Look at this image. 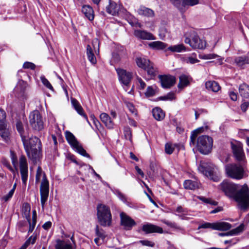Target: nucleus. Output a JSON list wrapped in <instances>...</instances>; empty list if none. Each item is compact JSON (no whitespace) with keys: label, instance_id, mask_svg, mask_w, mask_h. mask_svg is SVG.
<instances>
[{"label":"nucleus","instance_id":"1","mask_svg":"<svg viewBox=\"0 0 249 249\" xmlns=\"http://www.w3.org/2000/svg\"><path fill=\"white\" fill-rule=\"evenodd\" d=\"M218 189L229 198H233L238 203V208L246 211L249 208V189L244 185L240 188L238 184L228 180H224Z\"/></svg>","mask_w":249,"mask_h":249},{"label":"nucleus","instance_id":"2","mask_svg":"<svg viewBox=\"0 0 249 249\" xmlns=\"http://www.w3.org/2000/svg\"><path fill=\"white\" fill-rule=\"evenodd\" d=\"M204 131V127H200L193 131L190 136V145H195L200 153L203 154H209L213 147V139L212 137L207 135H201L196 139L198 134Z\"/></svg>","mask_w":249,"mask_h":249},{"label":"nucleus","instance_id":"3","mask_svg":"<svg viewBox=\"0 0 249 249\" xmlns=\"http://www.w3.org/2000/svg\"><path fill=\"white\" fill-rule=\"evenodd\" d=\"M22 142L28 157L33 160H36L41 148L40 140L36 137H32L29 139L25 138L22 140Z\"/></svg>","mask_w":249,"mask_h":249},{"label":"nucleus","instance_id":"4","mask_svg":"<svg viewBox=\"0 0 249 249\" xmlns=\"http://www.w3.org/2000/svg\"><path fill=\"white\" fill-rule=\"evenodd\" d=\"M97 218L99 224L103 227H110L112 224V218L110 207L104 204L97 206Z\"/></svg>","mask_w":249,"mask_h":249},{"label":"nucleus","instance_id":"5","mask_svg":"<svg viewBox=\"0 0 249 249\" xmlns=\"http://www.w3.org/2000/svg\"><path fill=\"white\" fill-rule=\"evenodd\" d=\"M198 170L210 179L217 182L220 179L218 168L212 163H204L198 167Z\"/></svg>","mask_w":249,"mask_h":249},{"label":"nucleus","instance_id":"6","mask_svg":"<svg viewBox=\"0 0 249 249\" xmlns=\"http://www.w3.org/2000/svg\"><path fill=\"white\" fill-rule=\"evenodd\" d=\"M184 36L185 43L189 44L194 49H203L206 47V42L200 39L197 33L194 31L186 33Z\"/></svg>","mask_w":249,"mask_h":249},{"label":"nucleus","instance_id":"7","mask_svg":"<svg viewBox=\"0 0 249 249\" xmlns=\"http://www.w3.org/2000/svg\"><path fill=\"white\" fill-rule=\"evenodd\" d=\"M226 173L231 178L240 179L244 178V170L241 164H231L227 166Z\"/></svg>","mask_w":249,"mask_h":249},{"label":"nucleus","instance_id":"8","mask_svg":"<svg viewBox=\"0 0 249 249\" xmlns=\"http://www.w3.org/2000/svg\"><path fill=\"white\" fill-rule=\"evenodd\" d=\"M29 122L33 129L40 131L44 128V122L42 117L37 110L31 112L29 115Z\"/></svg>","mask_w":249,"mask_h":249},{"label":"nucleus","instance_id":"9","mask_svg":"<svg viewBox=\"0 0 249 249\" xmlns=\"http://www.w3.org/2000/svg\"><path fill=\"white\" fill-rule=\"evenodd\" d=\"M6 117L5 111L0 109V136L5 142H8L10 140V132L6 124Z\"/></svg>","mask_w":249,"mask_h":249},{"label":"nucleus","instance_id":"10","mask_svg":"<svg viewBox=\"0 0 249 249\" xmlns=\"http://www.w3.org/2000/svg\"><path fill=\"white\" fill-rule=\"evenodd\" d=\"M49 192V181L45 174H44L40 186V193L41 196V204L42 207H44L45 204L48 199Z\"/></svg>","mask_w":249,"mask_h":249},{"label":"nucleus","instance_id":"11","mask_svg":"<svg viewBox=\"0 0 249 249\" xmlns=\"http://www.w3.org/2000/svg\"><path fill=\"white\" fill-rule=\"evenodd\" d=\"M116 71L120 82L125 86H128L132 78V73L121 68L116 69Z\"/></svg>","mask_w":249,"mask_h":249},{"label":"nucleus","instance_id":"12","mask_svg":"<svg viewBox=\"0 0 249 249\" xmlns=\"http://www.w3.org/2000/svg\"><path fill=\"white\" fill-rule=\"evenodd\" d=\"M161 87L164 89H169L174 86L176 82V77L170 75H159Z\"/></svg>","mask_w":249,"mask_h":249},{"label":"nucleus","instance_id":"13","mask_svg":"<svg viewBox=\"0 0 249 249\" xmlns=\"http://www.w3.org/2000/svg\"><path fill=\"white\" fill-rule=\"evenodd\" d=\"M120 218L121 224L124 227L125 230H130L136 224L133 219L123 212L120 213Z\"/></svg>","mask_w":249,"mask_h":249},{"label":"nucleus","instance_id":"14","mask_svg":"<svg viewBox=\"0 0 249 249\" xmlns=\"http://www.w3.org/2000/svg\"><path fill=\"white\" fill-rule=\"evenodd\" d=\"M71 240L72 242V243L70 242L69 240L65 241L62 240L60 239H58L56 240V244L55 245V249H73L72 244L74 245L75 241L74 239V235L73 234L71 237Z\"/></svg>","mask_w":249,"mask_h":249},{"label":"nucleus","instance_id":"15","mask_svg":"<svg viewBox=\"0 0 249 249\" xmlns=\"http://www.w3.org/2000/svg\"><path fill=\"white\" fill-rule=\"evenodd\" d=\"M231 148L235 159L241 163L244 162L245 159V155L242 147L240 145H235L232 143Z\"/></svg>","mask_w":249,"mask_h":249},{"label":"nucleus","instance_id":"16","mask_svg":"<svg viewBox=\"0 0 249 249\" xmlns=\"http://www.w3.org/2000/svg\"><path fill=\"white\" fill-rule=\"evenodd\" d=\"M142 231H144L145 234L155 232L162 233L163 232L162 228L150 223L143 225L142 227Z\"/></svg>","mask_w":249,"mask_h":249},{"label":"nucleus","instance_id":"17","mask_svg":"<svg viewBox=\"0 0 249 249\" xmlns=\"http://www.w3.org/2000/svg\"><path fill=\"white\" fill-rule=\"evenodd\" d=\"M134 35L136 37L141 39H155V37L151 33L144 30H136L134 31Z\"/></svg>","mask_w":249,"mask_h":249},{"label":"nucleus","instance_id":"18","mask_svg":"<svg viewBox=\"0 0 249 249\" xmlns=\"http://www.w3.org/2000/svg\"><path fill=\"white\" fill-rule=\"evenodd\" d=\"M16 126L18 132L20 134L21 140L27 138L28 135V129L27 128H24V125L20 120H17Z\"/></svg>","mask_w":249,"mask_h":249},{"label":"nucleus","instance_id":"19","mask_svg":"<svg viewBox=\"0 0 249 249\" xmlns=\"http://www.w3.org/2000/svg\"><path fill=\"white\" fill-rule=\"evenodd\" d=\"M71 102L72 106L77 111V112L81 116H83L85 120L89 123L88 116L84 112L83 107L80 105L77 100L74 98H71Z\"/></svg>","mask_w":249,"mask_h":249},{"label":"nucleus","instance_id":"20","mask_svg":"<svg viewBox=\"0 0 249 249\" xmlns=\"http://www.w3.org/2000/svg\"><path fill=\"white\" fill-rule=\"evenodd\" d=\"M244 228V225L243 224H242L235 229H232L227 232L219 233L218 235L220 236H224L237 235L243 231Z\"/></svg>","mask_w":249,"mask_h":249},{"label":"nucleus","instance_id":"21","mask_svg":"<svg viewBox=\"0 0 249 249\" xmlns=\"http://www.w3.org/2000/svg\"><path fill=\"white\" fill-rule=\"evenodd\" d=\"M82 12L89 20H93L94 18V12L91 6L88 5L83 6Z\"/></svg>","mask_w":249,"mask_h":249},{"label":"nucleus","instance_id":"22","mask_svg":"<svg viewBox=\"0 0 249 249\" xmlns=\"http://www.w3.org/2000/svg\"><path fill=\"white\" fill-rule=\"evenodd\" d=\"M120 9L119 5H117V3L111 0H109V5L107 6L106 10L107 12L112 15H116L118 13Z\"/></svg>","mask_w":249,"mask_h":249},{"label":"nucleus","instance_id":"23","mask_svg":"<svg viewBox=\"0 0 249 249\" xmlns=\"http://www.w3.org/2000/svg\"><path fill=\"white\" fill-rule=\"evenodd\" d=\"M138 13L140 15L149 18H153L155 16V13L153 10L144 6H141L138 9Z\"/></svg>","mask_w":249,"mask_h":249},{"label":"nucleus","instance_id":"24","mask_svg":"<svg viewBox=\"0 0 249 249\" xmlns=\"http://www.w3.org/2000/svg\"><path fill=\"white\" fill-rule=\"evenodd\" d=\"M100 118L102 122L108 128L111 129L113 127L114 123L107 114L102 113L101 114Z\"/></svg>","mask_w":249,"mask_h":249},{"label":"nucleus","instance_id":"25","mask_svg":"<svg viewBox=\"0 0 249 249\" xmlns=\"http://www.w3.org/2000/svg\"><path fill=\"white\" fill-rule=\"evenodd\" d=\"M234 62L238 67L244 69L246 64H249V57L246 55L238 56L235 58Z\"/></svg>","mask_w":249,"mask_h":249},{"label":"nucleus","instance_id":"26","mask_svg":"<svg viewBox=\"0 0 249 249\" xmlns=\"http://www.w3.org/2000/svg\"><path fill=\"white\" fill-rule=\"evenodd\" d=\"M214 230L217 231H225L231 229V225L226 222H214Z\"/></svg>","mask_w":249,"mask_h":249},{"label":"nucleus","instance_id":"27","mask_svg":"<svg viewBox=\"0 0 249 249\" xmlns=\"http://www.w3.org/2000/svg\"><path fill=\"white\" fill-rule=\"evenodd\" d=\"M239 92L243 98H249V86L245 83L240 85L239 87Z\"/></svg>","mask_w":249,"mask_h":249},{"label":"nucleus","instance_id":"28","mask_svg":"<svg viewBox=\"0 0 249 249\" xmlns=\"http://www.w3.org/2000/svg\"><path fill=\"white\" fill-rule=\"evenodd\" d=\"M205 87L208 90L213 92H217L220 89V87L218 83L214 81L206 82Z\"/></svg>","mask_w":249,"mask_h":249},{"label":"nucleus","instance_id":"29","mask_svg":"<svg viewBox=\"0 0 249 249\" xmlns=\"http://www.w3.org/2000/svg\"><path fill=\"white\" fill-rule=\"evenodd\" d=\"M148 46L153 50H163L167 46V44L160 41L151 42L148 43Z\"/></svg>","mask_w":249,"mask_h":249},{"label":"nucleus","instance_id":"30","mask_svg":"<svg viewBox=\"0 0 249 249\" xmlns=\"http://www.w3.org/2000/svg\"><path fill=\"white\" fill-rule=\"evenodd\" d=\"M183 185L186 189L195 190L199 188V184L197 181L188 179L184 181Z\"/></svg>","mask_w":249,"mask_h":249},{"label":"nucleus","instance_id":"31","mask_svg":"<svg viewBox=\"0 0 249 249\" xmlns=\"http://www.w3.org/2000/svg\"><path fill=\"white\" fill-rule=\"evenodd\" d=\"M65 137L68 143L72 148L74 146H77V144L79 143L75 136L70 131H67L65 132Z\"/></svg>","mask_w":249,"mask_h":249},{"label":"nucleus","instance_id":"32","mask_svg":"<svg viewBox=\"0 0 249 249\" xmlns=\"http://www.w3.org/2000/svg\"><path fill=\"white\" fill-rule=\"evenodd\" d=\"M152 114L154 118L158 121H160L163 119L165 117L164 113L163 112L162 110L158 107L153 109Z\"/></svg>","mask_w":249,"mask_h":249},{"label":"nucleus","instance_id":"33","mask_svg":"<svg viewBox=\"0 0 249 249\" xmlns=\"http://www.w3.org/2000/svg\"><path fill=\"white\" fill-rule=\"evenodd\" d=\"M136 62L139 67L144 70H146L147 66L151 63L149 60L142 57L137 58Z\"/></svg>","mask_w":249,"mask_h":249},{"label":"nucleus","instance_id":"34","mask_svg":"<svg viewBox=\"0 0 249 249\" xmlns=\"http://www.w3.org/2000/svg\"><path fill=\"white\" fill-rule=\"evenodd\" d=\"M87 54L90 63L92 64H95L97 62L96 58L90 45H88L87 46Z\"/></svg>","mask_w":249,"mask_h":249},{"label":"nucleus","instance_id":"35","mask_svg":"<svg viewBox=\"0 0 249 249\" xmlns=\"http://www.w3.org/2000/svg\"><path fill=\"white\" fill-rule=\"evenodd\" d=\"M26 83L23 81H19L14 89L16 93H18V96H22L25 92L26 89Z\"/></svg>","mask_w":249,"mask_h":249},{"label":"nucleus","instance_id":"36","mask_svg":"<svg viewBox=\"0 0 249 249\" xmlns=\"http://www.w3.org/2000/svg\"><path fill=\"white\" fill-rule=\"evenodd\" d=\"M189 84L188 77L185 74H182L179 76V82L178 85L179 89H182L187 86Z\"/></svg>","mask_w":249,"mask_h":249},{"label":"nucleus","instance_id":"37","mask_svg":"<svg viewBox=\"0 0 249 249\" xmlns=\"http://www.w3.org/2000/svg\"><path fill=\"white\" fill-rule=\"evenodd\" d=\"M36 213L35 210L33 211V215H32V223L31 222V220L30 218L28 219V221L29 222L30 226L28 232H32L34 231L35 226L36 223Z\"/></svg>","mask_w":249,"mask_h":249},{"label":"nucleus","instance_id":"38","mask_svg":"<svg viewBox=\"0 0 249 249\" xmlns=\"http://www.w3.org/2000/svg\"><path fill=\"white\" fill-rule=\"evenodd\" d=\"M178 147L179 145L177 143H166L165 145V152L166 154L171 155L173 153L175 147Z\"/></svg>","mask_w":249,"mask_h":249},{"label":"nucleus","instance_id":"39","mask_svg":"<svg viewBox=\"0 0 249 249\" xmlns=\"http://www.w3.org/2000/svg\"><path fill=\"white\" fill-rule=\"evenodd\" d=\"M145 70H146L147 74L150 76L151 78L154 77L157 74V70L154 67V65L151 62Z\"/></svg>","mask_w":249,"mask_h":249},{"label":"nucleus","instance_id":"40","mask_svg":"<svg viewBox=\"0 0 249 249\" xmlns=\"http://www.w3.org/2000/svg\"><path fill=\"white\" fill-rule=\"evenodd\" d=\"M199 2V0H182V12L186 6H193Z\"/></svg>","mask_w":249,"mask_h":249},{"label":"nucleus","instance_id":"41","mask_svg":"<svg viewBox=\"0 0 249 249\" xmlns=\"http://www.w3.org/2000/svg\"><path fill=\"white\" fill-rule=\"evenodd\" d=\"M168 50L173 52H181L185 50V47L183 44H178L173 46H170L168 48Z\"/></svg>","mask_w":249,"mask_h":249},{"label":"nucleus","instance_id":"42","mask_svg":"<svg viewBox=\"0 0 249 249\" xmlns=\"http://www.w3.org/2000/svg\"><path fill=\"white\" fill-rule=\"evenodd\" d=\"M73 148L75 149L79 154L87 158H90L89 155L87 153L86 151L81 145L79 144V143L77 144V146H74Z\"/></svg>","mask_w":249,"mask_h":249},{"label":"nucleus","instance_id":"43","mask_svg":"<svg viewBox=\"0 0 249 249\" xmlns=\"http://www.w3.org/2000/svg\"><path fill=\"white\" fill-rule=\"evenodd\" d=\"M95 233L96 236L101 239L103 242L106 237L105 232L102 229H100L98 225L96 226Z\"/></svg>","mask_w":249,"mask_h":249},{"label":"nucleus","instance_id":"44","mask_svg":"<svg viewBox=\"0 0 249 249\" xmlns=\"http://www.w3.org/2000/svg\"><path fill=\"white\" fill-rule=\"evenodd\" d=\"M19 168L20 169H27L28 164L26 158L25 156L21 155L19 158Z\"/></svg>","mask_w":249,"mask_h":249},{"label":"nucleus","instance_id":"45","mask_svg":"<svg viewBox=\"0 0 249 249\" xmlns=\"http://www.w3.org/2000/svg\"><path fill=\"white\" fill-rule=\"evenodd\" d=\"M175 94L173 92H170L166 95L160 96L158 98V100L162 101H172L173 100H175Z\"/></svg>","mask_w":249,"mask_h":249},{"label":"nucleus","instance_id":"46","mask_svg":"<svg viewBox=\"0 0 249 249\" xmlns=\"http://www.w3.org/2000/svg\"><path fill=\"white\" fill-rule=\"evenodd\" d=\"M20 172L21 176L22 183L25 186L26 185L28 179V169H20Z\"/></svg>","mask_w":249,"mask_h":249},{"label":"nucleus","instance_id":"47","mask_svg":"<svg viewBox=\"0 0 249 249\" xmlns=\"http://www.w3.org/2000/svg\"><path fill=\"white\" fill-rule=\"evenodd\" d=\"M161 222L170 228L178 230L181 229V228L179 226H178L176 223L174 222H171L166 219L162 220Z\"/></svg>","mask_w":249,"mask_h":249},{"label":"nucleus","instance_id":"48","mask_svg":"<svg viewBox=\"0 0 249 249\" xmlns=\"http://www.w3.org/2000/svg\"><path fill=\"white\" fill-rule=\"evenodd\" d=\"M170 2L179 11L182 12V0H169Z\"/></svg>","mask_w":249,"mask_h":249},{"label":"nucleus","instance_id":"49","mask_svg":"<svg viewBox=\"0 0 249 249\" xmlns=\"http://www.w3.org/2000/svg\"><path fill=\"white\" fill-rule=\"evenodd\" d=\"M41 81L42 84L48 89L53 90V89L50 82L45 78L44 76H41L40 77Z\"/></svg>","mask_w":249,"mask_h":249},{"label":"nucleus","instance_id":"50","mask_svg":"<svg viewBox=\"0 0 249 249\" xmlns=\"http://www.w3.org/2000/svg\"><path fill=\"white\" fill-rule=\"evenodd\" d=\"M155 94V91L152 86H148L145 92V95L147 97L153 96Z\"/></svg>","mask_w":249,"mask_h":249},{"label":"nucleus","instance_id":"51","mask_svg":"<svg viewBox=\"0 0 249 249\" xmlns=\"http://www.w3.org/2000/svg\"><path fill=\"white\" fill-rule=\"evenodd\" d=\"M124 136L126 139L132 141V132L129 127H125L124 130Z\"/></svg>","mask_w":249,"mask_h":249},{"label":"nucleus","instance_id":"52","mask_svg":"<svg viewBox=\"0 0 249 249\" xmlns=\"http://www.w3.org/2000/svg\"><path fill=\"white\" fill-rule=\"evenodd\" d=\"M214 223H211L206 222V223H205L204 224H202L201 225H200L199 226V227H198V229H200V228H203V229L210 228V229H212L213 230H214Z\"/></svg>","mask_w":249,"mask_h":249},{"label":"nucleus","instance_id":"53","mask_svg":"<svg viewBox=\"0 0 249 249\" xmlns=\"http://www.w3.org/2000/svg\"><path fill=\"white\" fill-rule=\"evenodd\" d=\"M23 68L24 69H30L31 70H35L36 68V65L33 63L26 62L23 64Z\"/></svg>","mask_w":249,"mask_h":249},{"label":"nucleus","instance_id":"54","mask_svg":"<svg viewBox=\"0 0 249 249\" xmlns=\"http://www.w3.org/2000/svg\"><path fill=\"white\" fill-rule=\"evenodd\" d=\"M92 45L95 52L96 51V49H97L98 52L99 51V45H100V41L98 39L94 38L92 42Z\"/></svg>","mask_w":249,"mask_h":249},{"label":"nucleus","instance_id":"55","mask_svg":"<svg viewBox=\"0 0 249 249\" xmlns=\"http://www.w3.org/2000/svg\"><path fill=\"white\" fill-rule=\"evenodd\" d=\"M142 245L148 247H153L155 246V243L148 240H140L139 241Z\"/></svg>","mask_w":249,"mask_h":249},{"label":"nucleus","instance_id":"56","mask_svg":"<svg viewBox=\"0 0 249 249\" xmlns=\"http://www.w3.org/2000/svg\"><path fill=\"white\" fill-rule=\"evenodd\" d=\"M137 80H138V82L139 84V89L141 90L143 89L146 87V84L145 82L142 80L141 78L139 77H137Z\"/></svg>","mask_w":249,"mask_h":249},{"label":"nucleus","instance_id":"57","mask_svg":"<svg viewBox=\"0 0 249 249\" xmlns=\"http://www.w3.org/2000/svg\"><path fill=\"white\" fill-rule=\"evenodd\" d=\"M14 192H13V190H11L8 194L5 196H4L2 199L4 200V201L6 202L8 201L13 196Z\"/></svg>","mask_w":249,"mask_h":249},{"label":"nucleus","instance_id":"58","mask_svg":"<svg viewBox=\"0 0 249 249\" xmlns=\"http://www.w3.org/2000/svg\"><path fill=\"white\" fill-rule=\"evenodd\" d=\"M249 102L244 101L241 105V108L242 110L244 112H245L247 110L248 107H249Z\"/></svg>","mask_w":249,"mask_h":249},{"label":"nucleus","instance_id":"59","mask_svg":"<svg viewBox=\"0 0 249 249\" xmlns=\"http://www.w3.org/2000/svg\"><path fill=\"white\" fill-rule=\"evenodd\" d=\"M187 63H189L190 64H195L196 63L198 62L199 60L196 58H194L192 56H190L188 57L187 59L186 60Z\"/></svg>","mask_w":249,"mask_h":249},{"label":"nucleus","instance_id":"60","mask_svg":"<svg viewBox=\"0 0 249 249\" xmlns=\"http://www.w3.org/2000/svg\"><path fill=\"white\" fill-rule=\"evenodd\" d=\"M218 57V55L215 54H208L204 56L203 58L206 59H213Z\"/></svg>","mask_w":249,"mask_h":249},{"label":"nucleus","instance_id":"61","mask_svg":"<svg viewBox=\"0 0 249 249\" xmlns=\"http://www.w3.org/2000/svg\"><path fill=\"white\" fill-rule=\"evenodd\" d=\"M229 96H230L231 100L233 101H235L237 99V95L236 93H235L233 91H231L229 93Z\"/></svg>","mask_w":249,"mask_h":249},{"label":"nucleus","instance_id":"62","mask_svg":"<svg viewBox=\"0 0 249 249\" xmlns=\"http://www.w3.org/2000/svg\"><path fill=\"white\" fill-rule=\"evenodd\" d=\"M52 226V222L50 221H47L45 222L43 225L42 228L46 230H49Z\"/></svg>","mask_w":249,"mask_h":249},{"label":"nucleus","instance_id":"63","mask_svg":"<svg viewBox=\"0 0 249 249\" xmlns=\"http://www.w3.org/2000/svg\"><path fill=\"white\" fill-rule=\"evenodd\" d=\"M41 171H41V167H38L37 168L36 174V181H38L40 179V177L41 174Z\"/></svg>","mask_w":249,"mask_h":249},{"label":"nucleus","instance_id":"64","mask_svg":"<svg viewBox=\"0 0 249 249\" xmlns=\"http://www.w3.org/2000/svg\"><path fill=\"white\" fill-rule=\"evenodd\" d=\"M175 211L178 213H184L187 212L186 210L183 208L181 206H178Z\"/></svg>","mask_w":249,"mask_h":249}]
</instances>
